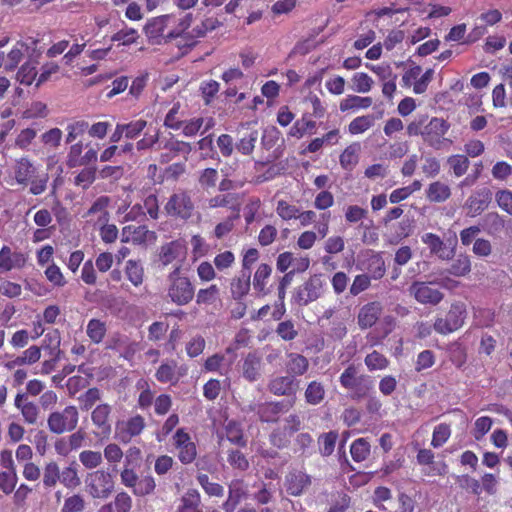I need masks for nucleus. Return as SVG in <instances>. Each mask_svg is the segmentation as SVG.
<instances>
[{
	"mask_svg": "<svg viewBox=\"0 0 512 512\" xmlns=\"http://www.w3.org/2000/svg\"><path fill=\"white\" fill-rule=\"evenodd\" d=\"M324 281L321 274L310 276L292 293V301L298 306H307L318 300L323 294Z\"/></svg>",
	"mask_w": 512,
	"mask_h": 512,
	"instance_id": "obj_1",
	"label": "nucleus"
},
{
	"mask_svg": "<svg viewBox=\"0 0 512 512\" xmlns=\"http://www.w3.org/2000/svg\"><path fill=\"white\" fill-rule=\"evenodd\" d=\"M466 317L465 305L461 302L453 303L444 318H437L434 323L436 332L446 335L458 330Z\"/></svg>",
	"mask_w": 512,
	"mask_h": 512,
	"instance_id": "obj_2",
	"label": "nucleus"
},
{
	"mask_svg": "<svg viewBox=\"0 0 512 512\" xmlns=\"http://www.w3.org/2000/svg\"><path fill=\"white\" fill-rule=\"evenodd\" d=\"M110 413L111 406L108 404H100L92 411L91 419L97 427V431L93 432L95 440H90V444L100 446L109 439L111 434V425L108 421Z\"/></svg>",
	"mask_w": 512,
	"mask_h": 512,
	"instance_id": "obj_3",
	"label": "nucleus"
},
{
	"mask_svg": "<svg viewBox=\"0 0 512 512\" xmlns=\"http://www.w3.org/2000/svg\"><path fill=\"white\" fill-rule=\"evenodd\" d=\"M78 410L75 406H67L61 412H53L48 417V427L51 432L62 434L65 431H72L78 423Z\"/></svg>",
	"mask_w": 512,
	"mask_h": 512,
	"instance_id": "obj_4",
	"label": "nucleus"
},
{
	"mask_svg": "<svg viewBox=\"0 0 512 512\" xmlns=\"http://www.w3.org/2000/svg\"><path fill=\"white\" fill-rule=\"evenodd\" d=\"M433 284H435L433 281H414L409 286V294L420 304L436 306L443 300L444 293L433 288Z\"/></svg>",
	"mask_w": 512,
	"mask_h": 512,
	"instance_id": "obj_5",
	"label": "nucleus"
},
{
	"mask_svg": "<svg viewBox=\"0 0 512 512\" xmlns=\"http://www.w3.org/2000/svg\"><path fill=\"white\" fill-rule=\"evenodd\" d=\"M165 211L172 217L189 219L194 211V203L186 191L173 193L165 205Z\"/></svg>",
	"mask_w": 512,
	"mask_h": 512,
	"instance_id": "obj_6",
	"label": "nucleus"
},
{
	"mask_svg": "<svg viewBox=\"0 0 512 512\" xmlns=\"http://www.w3.org/2000/svg\"><path fill=\"white\" fill-rule=\"evenodd\" d=\"M450 124L443 118L433 117L424 124L422 138L429 146L440 149Z\"/></svg>",
	"mask_w": 512,
	"mask_h": 512,
	"instance_id": "obj_7",
	"label": "nucleus"
},
{
	"mask_svg": "<svg viewBox=\"0 0 512 512\" xmlns=\"http://www.w3.org/2000/svg\"><path fill=\"white\" fill-rule=\"evenodd\" d=\"M194 286L187 279H176L170 283L168 288V296L171 301L179 306L190 303L194 297Z\"/></svg>",
	"mask_w": 512,
	"mask_h": 512,
	"instance_id": "obj_8",
	"label": "nucleus"
},
{
	"mask_svg": "<svg viewBox=\"0 0 512 512\" xmlns=\"http://www.w3.org/2000/svg\"><path fill=\"white\" fill-rule=\"evenodd\" d=\"M292 407V402L288 400L278 402H266L255 405L252 410L256 412L262 422H276L283 412H287Z\"/></svg>",
	"mask_w": 512,
	"mask_h": 512,
	"instance_id": "obj_9",
	"label": "nucleus"
},
{
	"mask_svg": "<svg viewBox=\"0 0 512 512\" xmlns=\"http://www.w3.org/2000/svg\"><path fill=\"white\" fill-rule=\"evenodd\" d=\"M491 201L492 192L489 188L483 187L476 190L466 200L465 208L467 209V215L470 217L480 215L485 209L488 208Z\"/></svg>",
	"mask_w": 512,
	"mask_h": 512,
	"instance_id": "obj_10",
	"label": "nucleus"
},
{
	"mask_svg": "<svg viewBox=\"0 0 512 512\" xmlns=\"http://www.w3.org/2000/svg\"><path fill=\"white\" fill-rule=\"evenodd\" d=\"M88 487L94 498H105L113 489V481L110 474L96 471L90 475Z\"/></svg>",
	"mask_w": 512,
	"mask_h": 512,
	"instance_id": "obj_11",
	"label": "nucleus"
},
{
	"mask_svg": "<svg viewBox=\"0 0 512 512\" xmlns=\"http://www.w3.org/2000/svg\"><path fill=\"white\" fill-rule=\"evenodd\" d=\"M219 445H225L227 441L231 445L245 446L246 441L243 437L241 425L236 421H228L227 424L217 432Z\"/></svg>",
	"mask_w": 512,
	"mask_h": 512,
	"instance_id": "obj_12",
	"label": "nucleus"
},
{
	"mask_svg": "<svg viewBox=\"0 0 512 512\" xmlns=\"http://www.w3.org/2000/svg\"><path fill=\"white\" fill-rule=\"evenodd\" d=\"M422 241L428 246L430 253L436 255L441 260H450L455 256V248L448 247L446 243L434 233L424 234Z\"/></svg>",
	"mask_w": 512,
	"mask_h": 512,
	"instance_id": "obj_13",
	"label": "nucleus"
},
{
	"mask_svg": "<svg viewBox=\"0 0 512 512\" xmlns=\"http://www.w3.org/2000/svg\"><path fill=\"white\" fill-rule=\"evenodd\" d=\"M382 313V305L377 302H369L362 306L357 316V323L361 330L371 328Z\"/></svg>",
	"mask_w": 512,
	"mask_h": 512,
	"instance_id": "obj_14",
	"label": "nucleus"
},
{
	"mask_svg": "<svg viewBox=\"0 0 512 512\" xmlns=\"http://www.w3.org/2000/svg\"><path fill=\"white\" fill-rule=\"evenodd\" d=\"M268 390L277 396H293L298 390V382L292 376H278L268 384Z\"/></svg>",
	"mask_w": 512,
	"mask_h": 512,
	"instance_id": "obj_15",
	"label": "nucleus"
},
{
	"mask_svg": "<svg viewBox=\"0 0 512 512\" xmlns=\"http://www.w3.org/2000/svg\"><path fill=\"white\" fill-rule=\"evenodd\" d=\"M61 333L58 329L48 331L42 340L41 350L43 349L49 357L64 358L65 353L60 348Z\"/></svg>",
	"mask_w": 512,
	"mask_h": 512,
	"instance_id": "obj_16",
	"label": "nucleus"
},
{
	"mask_svg": "<svg viewBox=\"0 0 512 512\" xmlns=\"http://www.w3.org/2000/svg\"><path fill=\"white\" fill-rule=\"evenodd\" d=\"M310 484V477L301 471L291 472L285 479L286 491L292 496L301 495Z\"/></svg>",
	"mask_w": 512,
	"mask_h": 512,
	"instance_id": "obj_17",
	"label": "nucleus"
},
{
	"mask_svg": "<svg viewBox=\"0 0 512 512\" xmlns=\"http://www.w3.org/2000/svg\"><path fill=\"white\" fill-rule=\"evenodd\" d=\"M479 227L490 236H499L505 228V220L497 212H489L481 218Z\"/></svg>",
	"mask_w": 512,
	"mask_h": 512,
	"instance_id": "obj_18",
	"label": "nucleus"
},
{
	"mask_svg": "<svg viewBox=\"0 0 512 512\" xmlns=\"http://www.w3.org/2000/svg\"><path fill=\"white\" fill-rule=\"evenodd\" d=\"M240 195L238 193H226V194H219L214 197H212L209 200V206L211 208H217V207H228L234 211H236L235 216L233 218L239 217V211H240Z\"/></svg>",
	"mask_w": 512,
	"mask_h": 512,
	"instance_id": "obj_19",
	"label": "nucleus"
},
{
	"mask_svg": "<svg viewBox=\"0 0 512 512\" xmlns=\"http://www.w3.org/2000/svg\"><path fill=\"white\" fill-rule=\"evenodd\" d=\"M261 357L256 352L249 353L242 365L243 377L249 382L256 381L260 376Z\"/></svg>",
	"mask_w": 512,
	"mask_h": 512,
	"instance_id": "obj_20",
	"label": "nucleus"
},
{
	"mask_svg": "<svg viewBox=\"0 0 512 512\" xmlns=\"http://www.w3.org/2000/svg\"><path fill=\"white\" fill-rule=\"evenodd\" d=\"M251 272L241 271L240 275L232 279L231 295L235 300H241L250 290Z\"/></svg>",
	"mask_w": 512,
	"mask_h": 512,
	"instance_id": "obj_21",
	"label": "nucleus"
},
{
	"mask_svg": "<svg viewBox=\"0 0 512 512\" xmlns=\"http://www.w3.org/2000/svg\"><path fill=\"white\" fill-rule=\"evenodd\" d=\"M41 357V347L32 345L28 349H26L22 355L17 356L15 359L8 361L5 366L9 369L14 368L15 366L21 365H32L39 361Z\"/></svg>",
	"mask_w": 512,
	"mask_h": 512,
	"instance_id": "obj_22",
	"label": "nucleus"
},
{
	"mask_svg": "<svg viewBox=\"0 0 512 512\" xmlns=\"http://www.w3.org/2000/svg\"><path fill=\"white\" fill-rule=\"evenodd\" d=\"M26 263V258L21 252H11L7 246H2V270L22 268Z\"/></svg>",
	"mask_w": 512,
	"mask_h": 512,
	"instance_id": "obj_23",
	"label": "nucleus"
},
{
	"mask_svg": "<svg viewBox=\"0 0 512 512\" xmlns=\"http://www.w3.org/2000/svg\"><path fill=\"white\" fill-rule=\"evenodd\" d=\"M288 358L289 361L287 362L286 368L289 376L294 378L295 376H301L306 373L309 368V362L305 356L298 353H290Z\"/></svg>",
	"mask_w": 512,
	"mask_h": 512,
	"instance_id": "obj_24",
	"label": "nucleus"
},
{
	"mask_svg": "<svg viewBox=\"0 0 512 512\" xmlns=\"http://www.w3.org/2000/svg\"><path fill=\"white\" fill-rule=\"evenodd\" d=\"M450 195V187L440 181L431 183L426 191V197L428 200L435 203L446 201Z\"/></svg>",
	"mask_w": 512,
	"mask_h": 512,
	"instance_id": "obj_25",
	"label": "nucleus"
},
{
	"mask_svg": "<svg viewBox=\"0 0 512 512\" xmlns=\"http://www.w3.org/2000/svg\"><path fill=\"white\" fill-rule=\"evenodd\" d=\"M272 268L268 264H261L254 274L253 287L262 296L267 295L269 290L266 289V280L270 277Z\"/></svg>",
	"mask_w": 512,
	"mask_h": 512,
	"instance_id": "obj_26",
	"label": "nucleus"
},
{
	"mask_svg": "<svg viewBox=\"0 0 512 512\" xmlns=\"http://www.w3.org/2000/svg\"><path fill=\"white\" fill-rule=\"evenodd\" d=\"M200 495L196 490H188L181 499L177 512H202L199 508Z\"/></svg>",
	"mask_w": 512,
	"mask_h": 512,
	"instance_id": "obj_27",
	"label": "nucleus"
},
{
	"mask_svg": "<svg viewBox=\"0 0 512 512\" xmlns=\"http://www.w3.org/2000/svg\"><path fill=\"white\" fill-rule=\"evenodd\" d=\"M360 151V144L353 143L345 148L340 155V164L345 170H352L358 163V152Z\"/></svg>",
	"mask_w": 512,
	"mask_h": 512,
	"instance_id": "obj_28",
	"label": "nucleus"
},
{
	"mask_svg": "<svg viewBox=\"0 0 512 512\" xmlns=\"http://www.w3.org/2000/svg\"><path fill=\"white\" fill-rule=\"evenodd\" d=\"M471 271V261L469 256L460 254L447 269V272L456 277H462Z\"/></svg>",
	"mask_w": 512,
	"mask_h": 512,
	"instance_id": "obj_29",
	"label": "nucleus"
},
{
	"mask_svg": "<svg viewBox=\"0 0 512 512\" xmlns=\"http://www.w3.org/2000/svg\"><path fill=\"white\" fill-rule=\"evenodd\" d=\"M433 454L432 450H419L417 455L418 462L422 465H426L427 468L424 472L428 475L441 474L445 471L446 466L444 464H439L438 467L433 466Z\"/></svg>",
	"mask_w": 512,
	"mask_h": 512,
	"instance_id": "obj_30",
	"label": "nucleus"
},
{
	"mask_svg": "<svg viewBox=\"0 0 512 512\" xmlns=\"http://www.w3.org/2000/svg\"><path fill=\"white\" fill-rule=\"evenodd\" d=\"M183 252V247L180 243L173 241L161 247L160 260L163 265H168L179 257Z\"/></svg>",
	"mask_w": 512,
	"mask_h": 512,
	"instance_id": "obj_31",
	"label": "nucleus"
},
{
	"mask_svg": "<svg viewBox=\"0 0 512 512\" xmlns=\"http://www.w3.org/2000/svg\"><path fill=\"white\" fill-rule=\"evenodd\" d=\"M372 105L371 97H361L357 95H349L347 98L343 99L340 102V110L342 112L359 109V108H368Z\"/></svg>",
	"mask_w": 512,
	"mask_h": 512,
	"instance_id": "obj_32",
	"label": "nucleus"
},
{
	"mask_svg": "<svg viewBox=\"0 0 512 512\" xmlns=\"http://www.w3.org/2000/svg\"><path fill=\"white\" fill-rule=\"evenodd\" d=\"M145 426L144 418L140 415H136L130 418L126 424V431L121 436V440L126 443L131 437L139 435Z\"/></svg>",
	"mask_w": 512,
	"mask_h": 512,
	"instance_id": "obj_33",
	"label": "nucleus"
},
{
	"mask_svg": "<svg viewBox=\"0 0 512 512\" xmlns=\"http://www.w3.org/2000/svg\"><path fill=\"white\" fill-rule=\"evenodd\" d=\"M325 396L324 386L317 381H312L308 384L305 391L306 402L311 405H317L322 402Z\"/></svg>",
	"mask_w": 512,
	"mask_h": 512,
	"instance_id": "obj_34",
	"label": "nucleus"
},
{
	"mask_svg": "<svg viewBox=\"0 0 512 512\" xmlns=\"http://www.w3.org/2000/svg\"><path fill=\"white\" fill-rule=\"evenodd\" d=\"M125 273L129 281L134 286H139L143 283L144 270L140 262L128 260L125 267Z\"/></svg>",
	"mask_w": 512,
	"mask_h": 512,
	"instance_id": "obj_35",
	"label": "nucleus"
},
{
	"mask_svg": "<svg viewBox=\"0 0 512 512\" xmlns=\"http://www.w3.org/2000/svg\"><path fill=\"white\" fill-rule=\"evenodd\" d=\"M222 22H220L217 18L210 17L204 19L200 25H197L192 29L190 33V39L193 40L195 38H202L206 35L208 31H213L220 27Z\"/></svg>",
	"mask_w": 512,
	"mask_h": 512,
	"instance_id": "obj_36",
	"label": "nucleus"
},
{
	"mask_svg": "<svg viewBox=\"0 0 512 512\" xmlns=\"http://www.w3.org/2000/svg\"><path fill=\"white\" fill-rule=\"evenodd\" d=\"M373 389V380L367 375H360L357 384L351 388L352 398L354 400H361L368 397L370 391Z\"/></svg>",
	"mask_w": 512,
	"mask_h": 512,
	"instance_id": "obj_37",
	"label": "nucleus"
},
{
	"mask_svg": "<svg viewBox=\"0 0 512 512\" xmlns=\"http://www.w3.org/2000/svg\"><path fill=\"white\" fill-rule=\"evenodd\" d=\"M169 16L164 15L160 17H156L148 21V23L144 26V32L149 38H156L162 35L166 22L168 21Z\"/></svg>",
	"mask_w": 512,
	"mask_h": 512,
	"instance_id": "obj_38",
	"label": "nucleus"
},
{
	"mask_svg": "<svg viewBox=\"0 0 512 512\" xmlns=\"http://www.w3.org/2000/svg\"><path fill=\"white\" fill-rule=\"evenodd\" d=\"M176 362L162 363L156 371L155 377L161 383L173 382L179 380V376L175 373Z\"/></svg>",
	"mask_w": 512,
	"mask_h": 512,
	"instance_id": "obj_39",
	"label": "nucleus"
},
{
	"mask_svg": "<svg viewBox=\"0 0 512 512\" xmlns=\"http://www.w3.org/2000/svg\"><path fill=\"white\" fill-rule=\"evenodd\" d=\"M258 131L253 130L247 135H244L236 144L235 148L238 152L242 153L243 155H250L255 147V143L258 140Z\"/></svg>",
	"mask_w": 512,
	"mask_h": 512,
	"instance_id": "obj_40",
	"label": "nucleus"
},
{
	"mask_svg": "<svg viewBox=\"0 0 512 512\" xmlns=\"http://www.w3.org/2000/svg\"><path fill=\"white\" fill-rule=\"evenodd\" d=\"M34 172V166L26 158H22L17 162L15 177L18 183H26L33 176Z\"/></svg>",
	"mask_w": 512,
	"mask_h": 512,
	"instance_id": "obj_41",
	"label": "nucleus"
},
{
	"mask_svg": "<svg viewBox=\"0 0 512 512\" xmlns=\"http://www.w3.org/2000/svg\"><path fill=\"white\" fill-rule=\"evenodd\" d=\"M447 163L457 177L464 175L470 165V161L465 155H452L447 159Z\"/></svg>",
	"mask_w": 512,
	"mask_h": 512,
	"instance_id": "obj_42",
	"label": "nucleus"
},
{
	"mask_svg": "<svg viewBox=\"0 0 512 512\" xmlns=\"http://www.w3.org/2000/svg\"><path fill=\"white\" fill-rule=\"evenodd\" d=\"M374 121L373 115L357 117L350 122L348 130L353 135L363 133L374 125Z\"/></svg>",
	"mask_w": 512,
	"mask_h": 512,
	"instance_id": "obj_43",
	"label": "nucleus"
},
{
	"mask_svg": "<svg viewBox=\"0 0 512 512\" xmlns=\"http://www.w3.org/2000/svg\"><path fill=\"white\" fill-rule=\"evenodd\" d=\"M316 128V122L312 120H306L304 117L301 120H297L293 126L290 128L289 135L301 138L305 133L309 132L310 134Z\"/></svg>",
	"mask_w": 512,
	"mask_h": 512,
	"instance_id": "obj_44",
	"label": "nucleus"
},
{
	"mask_svg": "<svg viewBox=\"0 0 512 512\" xmlns=\"http://www.w3.org/2000/svg\"><path fill=\"white\" fill-rule=\"evenodd\" d=\"M106 333V327L103 322L98 319H92L87 325V335L94 343H100Z\"/></svg>",
	"mask_w": 512,
	"mask_h": 512,
	"instance_id": "obj_45",
	"label": "nucleus"
},
{
	"mask_svg": "<svg viewBox=\"0 0 512 512\" xmlns=\"http://www.w3.org/2000/svg\"><path fill=\"white\" fill-rule=\"evenodd\" d=\"M360 379L357 367L353 364L349 365L340 376V384L345 389L353 388Z\"/></svg>",
	"mask_w": 512,
	"mask_h": 512,
	"instance_id": "obj_46",
	"label": "nucleus"
},
{
	"mask_svg": "<svg viewBox=\"0 0 512 512\" xmlns=\"http://www.w3.org/2000/svg\"><path fill=\"white\" fill-rule=\"evenodd\" d=\"M277 335L284 341H292L298 336L292 320L280 322L276 328Z\"/></svg>",
	"mask_w": 512,
	"mask_h": 512,
	"instance_id": "obj_47",
	"label": "nucleus"
},
{
	"mask_svg": "<svg viewBox=\"0 0 512 512\" xmlns=\"http://www.w3.org/2000/svg\"><path fill=\"white\" fill-rule=\"evenodd\" d=\"M28 49L22 42H18L17 45L8 53L7 61L5 63L6 70H14L23 56V50Z\"/></svg>",
	"mask_w": 512,
	"mask_h": 512,
	"instance_id": "obj_48",
	"label": "nucleus"
},
{
	"mask_svg": "<svg viewBox=\"0 0 512 512\" xmlns=\"http://www.w3.org/2000/svg\"><path fill=\"white\" fill-rule=\"evenodd\" d=\"M219 295V288L216 285H211L206 289H200L196 296L197 304H213Z\"/></svg>",
	"mask_w": 512,
	"mask_h": 512,
	"instance_id": "obj_49",
	"label": "nucleus"
},
{
	"mask_svg": "<svg viewBox=\"0 0 512 512\" xmlns=\"http://www.w3.org/2000/svg\"><path fill=\"white\" fill-rule=\"evenodd\" d=\"M365 364L370 370H381L386 368L389 362L383 354L373 351L365 357Z\"/></svg>",
	"mask_w": 512,
	"mask_h": 512,
	"instance_id": "obj_50",
	"label": "nucleus"
},
{
	"mask_svg": "<svg viewBox=\"0 0 512 512\" xmlns=\"http://www.w3.org/2000/svg\"><path fill=\"white\" fill-rule=\"evenodd\" d=\"M451 430L450 426L445 423H441L434 428L433 437L431 444L434 447L443 445L450 437Z\"/></svg>",
	"mask_w": 512,
	"mask_h": 512,
	"instance_id": "obj_51",
	"label": "nucleus"
},
{
	"mask_svg": "<svg viewBox=\"0 0 512 512\" xmlns=\"http://www.w3.org/2000/svg\"><path fill=\"white\" fill-rule=\"evenodd\" d=\"M155 481L151 476H145L137 480L133 492L138 496H145L153 492Z\"/></svg>",
	"mask_w": 512,
	"mask_h": 512,
	"instance_id": "obj_52",
	"label": "nucleus"
},
{
	"mask_svg": "<svg viewBox=\"0 0 512 512\" xmlns=\"http://www.w3.org/2000/svg\"><path fill=\"white\" fill-rule=\"evenodd\" d=\"M198 482L201 487L205 490V492L210 496H222L224 489L218 483L210 482L209 477L206 474H200L198 477Z\"/></svg>",
	"mask_w": 512,
	"mask_h": 512,
	"instance_id": "obj_53",
	"label": "nucleus"
},
{
	"mask_svg": "<svg viewBox=\"0 0 512 512\" xmlns=\"http://www.w3.org/2000/svg\"><path fill=\"white\" fill-rule=\"evenodd\" d=\"M276 212L283 220H291L298 217L299 208L294 205H290L284 200H280L277 203Z\"/></svg>",
	"mask_w": 512,
	"mask_h": 512,
	"instance_id": "obj_54",
	"label": "nucleus"
},
{
	"mask_svg": "<svg viewBox=\"0 0 512 512\" xmlns=\"http://www.w3.org/2000/svg\"><path fill=\"white\" fill-rule=\"evenodd\" d=\"M164 149L169 150L173 156L183 154L184 158L187 159V156L191 153L192 147L189 143L179 140L169 141L164 145Z\"/></svg>",
	"mask_w": 512,
	"mask_h": 512,
	"instance_id": "obj_55",
	"label": "nucleus"
},
{
	"mask_svg": "<svg viewBox=\"0 0 512 512\" xmlns=\"http://www.w3.org/2000/svg\"><path fill=\"white\" fill-rule=\"evenodd\" d=\"M280 135V131L275 126L265 128L261 138L262 146L267 150L271 149L280 139Z\"/></svg>",
	"mask_w": 512,
	"mask_h": 512,
	"instance_id": "obj_56",
	"label": "nucleus"
},
{
	"mask_svg": "<svg viewBox=\"0 0 512 512\" xmlns=\"http://www.w3.org/2000/svg\"><path fill=\"white\" fill-rule=\"evenodd\" d=\"M352 81L354 83L353 89L360 93H366L370 91L373 84L372 78L368 74L363 72L356 73L353 76Z\"/></svg>",
	"mask_w": 512,
	"mask_h": 512,
	"instance_id": "obj_57",
	"label": "nucleus"
},
{
	"mask_svg": "<svg viewBox=\"0 0 512 512\" xmlns=\"http://www.w3.org/2000/svg\"><path fill=\"white\" fill-rule=\"evenodd\" d=\"M96 167H87L75 177V184L81 185L84 189L89 187L96 179Z\"/></svg>",
	"mask_w": 512,
	"mask_h": 512,
	"instance_id": "obj_58",
	"label": "nucleus"
},
{
	"mask_svg": "<svg viewBox=\"0 0 512 512\" xmlns=\"http://www.w3.org/2000/svg\"><path fill=\"white\" fill-rule=\"evenodd\" d=\"M102 455L100 451L84 450L80 454V461L87 468H94L101 463Z\"/></svg>",
	"mask_w": 512,
	"mask_h": 512,
	"instance_id": "obj_59",
	"label": "nucleus"
},
{
	"mask_svg": "<svg viewBox=\"0 0 512 512\" xmlns=\"http://www.w3.org/2000/svg\"><path fill=\"white\" fill-rule=\"evenodd\" d=\"M492 419L487 416L478 418L474 424L473 435L476 440H480L491 429Z\"/></svg>",
	"mask_w": 512,
	"mask_h": 512,
	"instance_id": "obj_60",
	"label": "nucleus"
},
{
	"mask_svg": "<svg viewBox=\"0 0 512 512\" xmlns=\"http://www.w3.org/2000/svg\"><path fill=\"white\" fill-rule=\"evenodd\" d=\"M36 135V128L31 127L23 129L17 136L15 140V145L21 149H25L31 144L32 140L36 137Z\"/></svg>",
	"mask_w": 512,
	"mask_h": 512,
	"instance_id": "obj_61",
	"label": "nucleus"
},
{
	"mask_svg": "<svg viewBox=\"0 0 512 512\" xmlns=\"http://www.w3.org/2000/svg\"><path fill=\"white\" fill-rule=\"evenodd\" d=\"M116 512H129L132 507V499L127 493H119L116 495L112 503Z\"/></svg>",
	"mask_w": 512,
	"mask_h": 512,
	"instance_id": "obj_62",
	"label": "nucleus"
},
{
	"mask_svg": "<svg viewBox=\"0 0 512 512\" xmlns=\"http://www.w3.org/2000/svg\"><path fill=\"white\" fill-rule=\"evenodd\" d=\"M84 508V500L79 495H73L64 502L61 512H80Z\"/></svg>",
	"mask_w": 512,
	"mask_h": 512,
	"instance_id": "obj_63",
	"label": "nucleus"
},
{
	"mask_svg": "<svg viewBox=\"0 0 512 512\" xmlns=\"http://www.w3.org/2000/svg\"><path fill=\"white\" fill-rule=\"evenodd\" d=\"M496 201L500 208L512 215V192L501 190L496 193Z\"/></svg>",
	"mask_w": 512,
	"mask_h": 512,
	"instance_id": "obj_64",
	"label": "nucleus"
}]
</instances>
